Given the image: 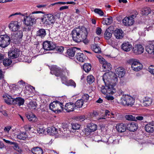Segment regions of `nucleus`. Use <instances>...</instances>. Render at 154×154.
<instances>
[{"label": "nucleus", "instance_id": "1", "mask_svg": "<svg viewBox=\"0 0 154 154\" xmlns=\"http://www.w3.org/2000/svg\"><path fill=\"white\" fill-rule=\"evenodd\" d=\"M71 34L72 39L75 42H79L83 41L85 44L88 43L89 41L87 38L88 32L85 27L75 28L72 31Z\"/></svg>", "mask_w": 154, "mask_h": 154}, {"label": "nucleus", "instance_id": "2", "mask_svg": "<svg viewBox=\"0 0 154 154\" xmlns=\"http://www.w3.org/2000/svg\"><path fill=\"white\" fill-rule=\"evenodd\" d=\"M135 99L132 97L128 95H123L121 98L120 102L124 106H132L134 103Z\"/></svg>", "mask_w": 154, "mask_h": 154}, {"label": "nucleus", "instance_id": "3", "mask_svg": "<svg viewBox=\"0 0 154 154\" xmlns=\"http://www.w3.org/2000/svg\"><path fill=\"white\" fill-rule=\"evenodd\" d=\"M56 17L51 14H46L41 18V22L45 25H50L55 21Z\"/></svg>", "mask_w": 154, "mask_h": 154}, {"label": "nucleus", "instance_id": "4", "mask_svg": "<svg viewBox=\"0 0 154 154\" xmlns=\"http://www.w3.org/2000/svg\"><path fill=\"white\" fill-rule=\"evenodd\" d=\"M128 63L131 65L132 69L135 71H138L142 68V64L136 59H131L128 61Z\"/></svg>", "mask_w": 154, "mask_h": 154}, {"label": "nucleus", "instance_id": "5", "mask_svg": "<svg viewBox=\"0 0 154 154\" xmlns=\"http://www.w3.org/2000/svg\"><path fill=\"white\" fill-rule=\"evenodd\" d=\"M56 47V45L51 41H46L43 43V48L45 50H53L54 51V53H56L57 51V49H55Z\"/></svg>", "mask_w": 154, "mask_h": 154}, {"label": "nucleus", "instance_id": "6", "mask_svg": "<svg viewBox=\"0 0 154 154\" xmlns=\"http://www.w3.org/2000/svg\"><path fill=\"white\" fill-rule=\"evenodd\" d=\"M11 42L9 36L7 35H0V46L5 48Z\"/></svg>", "mask_w": 154, "mask_h": 154}, {"label": "nucleus", "instance_id": "7", "mask_svg": "<svg viewBox=\"0 0 154 154\" xmlns=\"http://www.w3.org/2000/svg\"><path fill=\"white\" fill-rule=\"evenodd\" d=\"M118 80L117 78L115 77L112 80V84H110L107 85V94H112L115 93L116 92V90L114 88V87L116 85Z\"/></svg>", "mask_w": 154, "mask_h": 154}, {"label": "nucleus", "instance_id": "8", "mask_svg": "<svg viewBox=\"0 0 154 154\" xmlns=\"http://www.w3.org/2000/svg\"><path fill=\"white\" fill-rule=\"evenodd\" d=\"M23 36V32L22 30L16 31L14 35L11 37V40L15 42H17L21 40Z\"/></svg>", "mask_w": 154, "mask_h": 154}, {"label": "nucleus", "instance_id": "9", "mask_svg": "<svg viewBox=\"0 0 154 154\" xmlns=\"http://www.w3.org/2000/svg\"><path fill=\"white\" fill-rule=\"evenodd\" d=\"M133 15L128 17H125L122 20L123 24L127 26H130L132 25L134 22L133 17Z\"/></svg>", "mask_w": 154, "mask_h": 154}, {"label": "nucleus", "instance_id": "10", "mask_svg": "<svg viewBox=\"0 0 154 154\" xmlns=\"http://www.w3.org/2000/svg\"><path fill=\"white\" fill-rule=\"evenodd\" d=\"M20 54V51L18 49L15 48L11 50L8 52V56L11 59L16 58L19 56Z\"/></svg>", "mask_w": 154, "mask_h": 154}, {"label": "nucleus", "instance_id": "11", "mask_svg": "<svg viewBox=\"0 0 154 154\" xmlns=\"http://www.w3.org/2000/svg\"><path fill=\"white\" fill-rule=\"evenodd\" d=\"M31 16H26L24 18L23 22L25 25L27 26H32L35 23V18L31 17Z\"/></svg>", "mask_w": 154, "mask_h": 154}, {"label": "nucleus", "instance_id": "12", "mask_svg": "<svg viewBox=\"0 0 154 154\" xmlns=\"http://www.w3.org/2000/svg\"><path fill=\"white\" fill-rule=\"evenodd\" d=\"M134 53L136 54H140L144 51V48L143 46L140 44L135 45L133 48Z\"/></svg>", "mask_w": 154, "mask_h": 154}, {"label": "nucleus", "instance_id": "13", "mask_svg": "<svg viewBox=\"0 0 154 154\" xmlns=\"http://www.w3.org/2000/svg\"><path fill=\"white\" fill-rule=\"evenodd\" d=\"M69 73V71L65 67H64L63 69L61 68L59 69L58 68V76H60L62 82V78H63V80H65L64 78V77L66 78L67 79V77L65 75H68Z\"/></svg>", "mask_w": 154, "mask_h": 154}, {"label": "nucleus", "instance_id": "14", "mask_svg": "<svg viewBox=\"0 0 154 154\" xmlns=\"http://www.w3.org/2000/svg\"><path fill=\"white\" fill-rule=\"evenodd\" d=\"M8 27L11 31H16L19 28L20 26L18 24V22L15 21H11Z\"/></svg>", "mask_w": 154, "mask_h": 154}, {"label": "nucleus", "instance_id": "15", "mask_svg": "<svg viewBox=\"0 0 154 154\" xmlns=\"http://www.w3.org/2000/svg\"><path fill=\"white\" fill-rule=\"evenodd\" d=\"M75 107L74 103H69L66 104L64 106V109L67 112H70L73 111Z\"/></svg>", "mask_w": 154, "mask_h": 154}, {"label": "nucleus", "instance_id": "16", "mask_svg": "<svg viewBox=\"0 0 154 154\" xmlns=\"http://www.w3.org/2000/svg\"><path fill=\"white\" fill-rule=\"evenodd\" d=\"M125 72L124 68L119 67L116 69L115 75L116 76H118L119 78H122L124 76Z\"/></svg>", "mask_w": 154, "mask_h": 154}, {"label": "nucleus", "instance_id": "17", "mask_svg": "<svg viewBox=\"0 0 154 154\" xmlns=\"http://www.w3.org/2000/svg\"><path fill=\"white\" fill-rule=\"evenodd\" d=\"M132 48L131 44L128 42L123 43L121 46L122 49L126 52L130 51L132 49Z\"/></svg>", "mask_w": 154, "mask_h": 154}, {"label": "nucleus", "instance_id": "18", "mask_svg": "<svg viewBox=\"0 0 154 154\" xmlns=\"http://www.w3.org/2000/svg\"><path fill=\"white\" fill-rule=\"evenodd\" d=\"M64 78L65 79V80H63V78H62V83L63 84L65 85L69 86H73L74 88H75L76 86V83L72 80H70L69 81L67 80V79L66 78L64 77Z\"/></svg>", "mask_w": 154, "mask_h": 154}, {"label": "nucleus", "instance_id": "19", "mask_svg": "<svg viewBox=\"0 0 154 154\" xmlns=\"http://www.w3.org/2000/svg\"><path fill=\"white\" fill-rule=\"evenodd\" d=\"M3 97L5 98L4 99L5 102L8 104H13V101L14 100V98L12 97L11 96L7 94L3 96Z\"/></svg>", "mask_w": 154, "mask_h": 154}, {"label": "nucleus", "instance_id": "20", "mask_svg": "<svg viewBox=\"0 0 154 154\" xmlns=\"http://www.w3.org/2000/svg\"><path fill=\"white\" fill-rule=\"evenodd\" d=\"M13 102L14 105L17 104V106H20L24 104L25 100L22 97H18L14 98V100Z\"/></svg>", "mask_w": 154, "mask_h": 154}, {"label": "nucleus", "instance_id": "21", "mask_svg": "<svg viewBox=\"0 0 154 154\" xmlns=\"http://www.w3.org/2000/svg\"><path fill=\"white\" fill-rule=\"evenodd\" d=\"M145 129L148 133H152L154 132V124L151 123L147 124L145 126Z\"/></svg>", "mask_w": 154, "mask_h": 154}, {"label": "nucleus", "instance_id": "22", "mask_svg": "<svg viewBox=\"0 0 154 154\" xmlns=\"http://www.w3.org/2000/svg\"><path fill=\"white\" fill-rule=\"evenodd\" d=\"M116 128L117 131L121 133L125 131L126 129L125 125L122 123L117 124Z\"/></svg>", "mask_w": 154, "mask_h": 154}, {"label": "nucleus", "instance_id": "23", "mask_svg": "<svg viewBox=\"0 0 154 154\" xmlns=\"http://www.w3.org/2000/svg\"><path fill=\"white\" fill-rule=\"evenodd\" d=\"M32 154H43V151L42 148L38 146L34 147L31 149Z\"/></svg>", "mask_w": 154, "mask_h": 154}, {"label": "nucleus", "instance_id": "24", "mask_svg": "<svg viewBox=\"0 0 154 154\" xmlns=\"http://www.w3.org/2000/svg\"><path fill=\"white\" fill-rule=\"evenodd\" d=\"M97 128V125L94 123H90L88 125L86 130L89 132H92L95 131Z\"/></svg>", "mask_w": 154, "mask_h": 154}, {"label": "nucleus", "instance_id": "25", "mask_svg": "<svg viewBox=\"0 0 154 154\" xmlns=\"http://www.w3.org/2000/svg\"><path fill=\"white\" fill-rule=\"evenodd\" d=\"M138 128V125L135 122L131 123L128 125V129L131 131H134Z\"/></svg>", "mask_w": 154, "mask_h": 154}, {"label": "nucleus", "instance_id": "26", "mask_svg": "<svg viewBox=\"0 0 154 154\" xmlns=\"http://www.w3.org/2000/svg\"><path fill=\"white\" fill-rule=\"evenodd\" d=\"M115 136H113L112 137H110L107 140H103V141L104 142H107L109 144L111 143H112L113 144H118L119 143V139L118 138L117 139H115Z\"/></svg>", "mask_w": 154, "mask_h": 154}, {"label": "nucleus", "instance_id": "27", "mask_svg": "<svg viewBox=\"0 0 154 154\" xmlns=\"http://www.w3.org/2000/svg\"><path fill=\"white\" fill-rule=\"evenodd\" d=\"M114 34L115 37L117 39L122 38L123 36L122 31L119 29H117L115 30Z\"/></svg>", "mask_w": 154, "mask_h": 154}, {"label": "nucleus", "instance_id": "28", "mask_svg": "<svg viewBox=\"0 0 154 154\" xmlns=\"http://www.w3.org/2000/svg\"><path fill=\"white\" fill-rule=\"evenodd\" d=\"M75 57L79 61L83 62L86 60V57L82 53H77L75 56Z\"/></svg>", "mask_w": 154, "mask_h": 154}, {"label": "nucleus", "instance_id": "29", "mask_svg": "<svg viewBox=\"0 0 154 154\" xmlns=\"http://www.w3.org/2000/svg\"><path fill=\"white\" fill-rule=\"evenodd\" d=\"M79 48L76 47L69 48L67 50V54L69 56L74 57L75 52Z\"/></svg>", "mask_w": 154, "mask_h": 154}, {"label": "nucleus", "instance_id": "30", "mask_svg": "<svg viewBox=\"0 0 154 154\" xmlns=\"http://www.w3.org/2000/svg\"><path fill=\"white\" fill-rule=\"evenodd\" d=\"M46 35L45 30L43 29H39L36 32V36L40 37L42 38H44Z\"/></svg>", "mask_w": 154, "mask_h": 154}, {"label": "nucleus", "instance_id": "31", "mask_svg": "<svg viewBox=\"0 0 154 154\" xmlns=\"http://www.w3.org/2000/svg\"><path fill=\"white\" fill-rule=\"evenodd\" d=\"M57 129L54 127H49L47 128V132L51 135L53 136L57 133Z\"/></svg>", "mask_w": 154, "mask_h": 154}, {"label": "nucleus", "instance_id": "32", "mask_svg": "<svg viewBox=\"0 0 154 154\" xmlns=\"http://www.w3.org/2000/svg\"><path fill=\"white\" fill-rule=\"evenodd\" d=\"M26 117L31 122H34L37 121V118L36 116L32 113L28 114L26 116Z\"/></svg>", "mask_w": 154, "mask_h": 154}, {"label": "nucleus", "instance_id": "33", "mask_svg": "<svg viewBox=\"0 0 154 154\" xmlns=\"http://www.w3.org/2000/svg\"><path fill=\"white\" fill-rule=\"evenodd\" d=\"M91 48L95 53H100L101 52V49L97 44L92 45H91Z\"/></svg>", "mask_w": 154, "mask_h": 154}, {"label": "nucleus", "instance_id": "34", "mask_svg": "<svg viewBox=\"0 0 154 154\" xmlns=\"http://www.w3.org/2000/svg\"><path fill=\"white\" fill-rule=\"evenodd\" d=\"M110 28H109L107 29L104 33L105 38L107 40L110 39L112 36V31L111 30Z\"/></svg>", "mask_w": 154, "mask_h": 154}, {"label": "nucleus", "instance_id": "35", "mask_svg": "<svg viewBox=\"0 0 154 154\" xmlns=\"http://www.w3.org/2000/svg\"><path fill=\"white\" fill-rule=\"evenodd\" d=\"M51 74L54 75L56 76H58V68L57 65H53L50 68Z\"/></svg>", "mask_w": 154, "mask_h": 154}, {"label": "nucleus", "instance_id": "36", "mask_svg": "<svg viewBox=\"0 0 154 154\" xmlns=\"http://www.w3.org/2000/svg\"><path fill=\"white\" fill-rule=\"evenodd\" d=\"M146 50L147 52L149 54L154 53V46L153 45L149 44L146 47Z\"/></svg>", "mask_w": 154, "mask_h": 154}, {"label": "nucleus", "instance_id": "37", "mask_svg": "<svg viewBox=\"0 0 154 154\" xmlns=\"http://www.w3.org/2000/svg\"><path fill=\"white\" fill-rule=\"evenodd\" d=\"M71 133V131L68 129L67 130H64V132L63 131L60 132V135L61 137H70Z\"/></svg>", "mask_w": 154, "mask_h": 154}, {"label": "nucleus", "instance_id": "38", "mask_svg": "<svg viewBox=\"0 0 154 154\" xmlns=\"http://www.w3.org/2000/svg\"><path fill=\"white\" fill-rule=\"evenodd\" d=\"M152 99L147 97H146L143 100V104L146 106H150L152 104Z\"/></svg>", "mask_w": 154, "mask_h": 154}, {"label": "nucleus", "instance_id": "39", "mask_svg": "<svg viewBox=\"0 0 154 154\" xmlns=\"http://www.w3.org/2000/svg\"><path fill=\"white\" fill-rule=\"evenodd\" d=\"M151 10L149 7L144 8L141 11V14L143 15H147L151 12Z\"/></svg>", "mask_w": 154, "mask_h": 154}, {"label": "nucleus", "instance_id": "40", "mask_svg": "<svg viewBox=\"0 0 154 154\" xmlns=\"http://www.w3.org/2000/svg\"><path fill=\"white\" fill-rule=\"evenodd\" d=\"M17 137L19 139L24 140L28 137V136L26 132H22L17 135Z\"/></svg>", "mask_w": 154, "mask_h": 154}, {"label": "nucleus", "instance_id": "41", "mask_svg": "<svg viewBox=\"0 0 154 154\" xmlns=\"http://www.w3.org/2000/svg\"><path fill=\"white\" fill-rule=\"evenodd\" d=\"M105 71H109L111 68V66L110 63H108L107 61L104 63L102 65Z\"/></svg>", "mask_w": 154, "mask_h": 154}, {"label": "nucleus", "instance_id": "42", "mask_svg": "<svg viewBox=\"0 0 154 154\" xmlns=\"http://www.w3.org/2000/svg\"><path fill=\"white\" fill-rule=\"evenodd\" d=\"M84 103L82 99H81L78 100L75 103V107L80 108L82 107Z\"/></svg>", "mask_w": 154, "mask_h": 154}, {"label": "nucleus", "instance_id": "43", "mask_svg": "<svg viewBox=\"0 0 154 154\" xmlns=\"http://www.w3.org/2000/svg\"><path fill=\"white\" fill-rule=\"evenodd\" d=\"M112 22V18H103V20L102 21V23L104 25H109L111 24Z\"/></svg>", "mask_w": 154, "mask_h": 154}, {"label": "nucleus", "instance_id": "44", "mask_svg": "<svg viewBox=\"0 0 154 154\" xmlns=\"http://www.w3.org/2000/svg\"><path fill=\"white\" fill-rule=\"evenodd\" d=\"M91 68V64L88 63H85L83 66V68L84 70L87 72L90 71Z\"/></svg>", "mask_w": 154, "mask_h": 154}, {"label": "nucleus", "instance_id": "45", "mask_svg": "<svg viewBox=\"0 0 154 154\" xmlns=\"http://www.w3.org/2000/svg\"><path fill=\"white\" fill-rule=\"evenodd\" d=\"M87 80L88 83L90 84L94 82L95 79L92 75H90L87 76Z\"/></svg>", "mask_w": 154, "mask_h": 154}, {"label": "nucleus", "instance_id": "46", "mask_svg": "<svg viewBox=\"0 0 154 154\" xmlns=\"http://www.w3.org/2000/svg\"><path fill=\"white\" fill-rule=\"evenodd\" d=\"M12 61L11 60L8 59H4L3 60V64L5 66H7L10 65L12 63Z\"/></svg>", "mask_w": 154, "mask_h": 154}, {"label": "nucleus", "instance_id": "47", "mask_svg": "<svg viewBox=\"0 0 154 154\" xmlns=\"http://www.w3.org/2000/svg\"><path fill=\"white\" fill-rule=\"evenodd\" d=\"M125 117L126 120L129 121H136L135 117L134 116L132 115H126L125 116Z\"/></svg>", "mask_w": 154, "mask_h": 154}, {"label": "nucleus", "instance_id": "48", "mask_svg": "<svg viewBox=\"0 0 154 154\" xmlns=\"http://www.w3.org/2000/svg\"><path fill=\"white\" fill-rule=\"evenodd\" d=\"M13 147L14 149L17 151L19 152H22V150L21 148H20V147L18 145V144L15 143L14 146H13Z\"/></svg>", "mask_w": 154, "mask_h": 154}, {"label": "nucleus", "instance_id": "49", "mask_svg": "<svg viewBox=\"0 0 154 154\" xmlns=\"http://www.w3.org/2000/svg\"><path fill=\"white\" fill-rule=\"evenodd\" d=\"M80 125L77 123H74L72 124V128L74 130H78L80 128Z\"/></svg>", "mask_w": 154, "mask_h": 154}, {"label": "nucleus", "instance_id": "50", "mask_svg": "<svg viewBox=\"0 0 154 154\" xmlns=\"http://www.w3.org/2000/svg\"><path fill=\"white\" fill-rule=\"evenodd\" d=\"M107 85L105 86H102L101 88V91L104 94H107V90L106 87Z\"/></svg>", "mask_w": 154, "mask_h": 154}, {"label": "nucleus", "instance_id": "51", "mask_svg": "<svg viewBox=\"0 0 154 154\" xmlns=\"http://www.w3.org/2000/svg\"><path fill=\"white\" fill-rule=\"evenodd\" d=\"M94 12L95 13L98 14L100 16H103L104 14L103 12L100 9H95L94 10Z\"/></svg>", "mask_w": 154, "mask_h": 154}, {"label": "nucleus", "instance_id": "52", "mask_svg": "<svg viewBox=\"0 0 154 154\" xmlns=\"http://www.w3.org/2000/svg\"><path fill=\"white\" fill-rule=\"evenodd\" d=\"M89 96L87 94H84L82 96L81 99H82V100L84 102H86L88 100L89 98Z\"/></svg>", "mask_w": 154, "mask_h": 154}, {"label": "nucleus", "instance_id": "53", "mask_svg": "<svg viewBox=\"0 0 154 154\" xmlns=\"http://www.w3.org/2000/svg\"><path fill=\"white\" fill-rule=\"evenodd\" d=\"M30 107L31 109H35L36 108V103L35 102H31L29 103Z\"/></svg>", "mask_w": 154, "mask_h": 154}, {"label": "nucleus", "instance_id": "54", "mask_svg": "<svg viewBox=\"0 0 154 154\" xmlns=\"http://www.w3.org/2000/svg\"><path fill=\"white\" fill-rule=\"evenodd\" d=\"M97 58L99 60L100 63L102 65L106 61L102 56H97Z\"/></svg>", "mask_w": 154, "mask_h": 154}, {"label": "nucleus", "instance_id": "55", "mask_svg": "<svg viewBox=\"0 0 154 154\" xmlns=\"http://www.w3.org/2000/svg\"><path fill=\"white\" fill-rule=\"evenodd\" d=\"M61 125L62 128L63 130H67L68 129V125L66 123H62L60 124Z\"/></svg>", "mask_w": 154, "mask_h": 154}, {"label": "nucleus", "instance_id": "56", "mask_svg": "<svg viewBox=\"0 0 154 154\" xmlns=\"http://www.w3.org/2000/svg\"><path fill=\"white\" fill-rule=\"evenodd\" d=\"M55 106L53 103H50L49 106V108L50 109L54 111L55 112H58V110H55L54 108H55Z\"/></svg>", "mask_w": 154, "mask_h": 154}, {"label": "nucleus", "instance_id": "57", "mask_svg": "<svg viewBox=\"0 0 154 154\" xmlns=\"http://www.w3.org/2000/svg\"><path fill=\"white\" fill-rule=\"evenodd\" d=\"M59 104V106H60V108H61V109H58V112H61L64 109V105H63V103L61 102H60L58 101V104Z\"/></svg>", "mask_w": 154, "mask_h": 154}, {"label": "nucleus", "instance_id": "58", "mask_svg": "<svg viewBox=\"0 0 154 154\" xmlns=\"http://www.w3.org/2000/svg\"><path fill=\"white\" fill-rule=\"evenodd\" d=\"M105 114L104 116H105V117H106V118L107 117V116H110V117H112L111 116V115H114V114L113 113H110L109 110H105Z\"/></svg>", "mask_w": 154, "mask_h": 154}, {"label": "nucleus", "instance_id": "59", "mask_svg": "<svg viewBox=\"0 0 154 154\" xmlns=\"http://www.w3.org/2000/svg\"><path fill=\"white\" fill-rule=\"evenodd\" d=\"M64 51V48L63 46H58V54H62Z\"/></svg>", "mask_w": 154, "mask_h": 154}, {"label": "nucleus", "instance_id": "60", "mask_svg": "<svg viewBox=\"0 0 154 154\" xmlns=\"http://www.w3.org/2000/svg\"><path fill=\"white\" fill-rule=\"evenodd\" d=\"M149 71L151 74L154 75V66H151L149 68Z\"/></svg>", "mask_w": 154, "mask_h": 154}, {"label": "nucleus", "instance_id": "61", "mask_svg": "<svg viewBox=\"0 0 154 154\" xmlns=\"http://www.w3.org/2000/svg\"><path fill=\"white\" fill-rule=\"evenodd\" d=\"M38 133L39 134H43L45 131V129L42 128H40L37 129Z\"/></svg>", "mask_w": 154, "mask_h": 154}, {"label": "nucleus", "instance_id": "62", "mask_svg": "<svg viewBox=\"0 0 154 154\" xmlns=\"http://www.w3.org/2000/svg\"><path fill=\"white\" fill-rule=\"evenodd\" d=\"M105 98L108 100H113L114 99V98L113 96H110L108 94L106 95Z\"/></svg>", "mask_w": 154, "mask_h": 154}, {"label": "nucleus", "instance_id": "63", "mask_svg": "<svg viewBox=\"0 0 154 154\" xmlns=\"http://www.w3.org/2000/svg\"><path fill=\"white\" fill-rule=\"evenodd\" d=\"M24 128L26 131H29L30 130L31 127V126L29 125H26L24 126Z\"/></svg>", "mask_w": 154, "mask_h": 154}, {"label": "nucleus", "instance_id": "64", "mask_svg": "<svg viewBox=\"0 0 154 154\" xmlns=\"http://www.w3.org/2000/svg\"><path fill=\"white\" fill-rule=\"evenodd\" d=\"M85 119V117L84 116H80L78 118V120L81 122L84 121Z\"/></svg>", "mask_w": 154, "mask_h": 154}]
</instances>
